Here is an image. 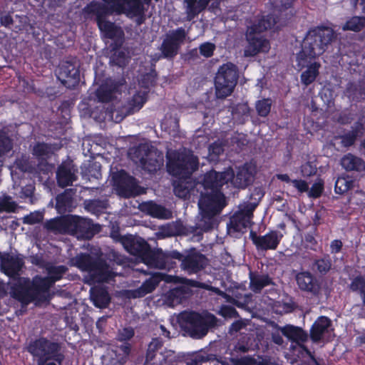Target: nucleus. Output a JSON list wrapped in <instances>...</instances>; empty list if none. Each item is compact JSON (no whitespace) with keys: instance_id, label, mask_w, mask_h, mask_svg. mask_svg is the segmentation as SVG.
I'll use <instances>...</instances> for the list:
<instances>
[{"instance_id":"1","label":"nucleus","mask_w":365,"mask_h":365,"mask_svg":"<svg viewBox=\"0 0 365 365\" xmlns=\"http://www.w3.org/2000/svg\"><path fill=\"white\" fill-rule=\"evenodd\" d=\"M335 37L334 30L327 26H317L309 29L303 39L297 60L299 62L312 61L325 52Z\"/></svg>"},{"instance_id":"2","label":"nucleus","mask_w":365,"mask_h":365,"mask_svg":"<svg viewBox=\"0 0 365 365\" xmlns=\"http://www.w3.org/2000/svg\"><path fill=\"white\" fill-rule=\"evenodd\" d=\"M277 21L272 14L262 16L252 24L248 26L245 32L247 45L244 50L246 57H253L260 53H267L270 48V43L262 34L271 29Z\"/></svg>"},{"instance_id":"3","label":"nucleus","mask_w":365,"mask_h":365,"mask_svg":"<svg viewBox=\"0 0 365 365\" xmlns=\"http://www.w3.org/2000/svg\"><path fill=\"white\" fill-rule=\"evenodd\" d=\"M73 262L81 271L88 272L89 280L94 284L109 282L116 275L101 254L91 255L89 253L81 252L73 259Z\"/></svg>"},{"instance_id":"4","label":"nucleus","mask_w":365,"mask_h":365,"mask_svg":"<svg viewBox=\"0 0 365 365\" xmlns=\"http://www.w3.org/2000/svg\"><path fill=\"white\" fill-rule=\"evenodd\" d=\"M166 158L167 172L180 180L190 178L199 168V159L191 152L173 150Z\"/></svg>"},{"instance_id":"5","label":"nucleus","mask_w":365,"mask_h":365,"mask_svg":"<svg viewBox=\"0 0 365 365\" xmlns=\"http://www.w3.org/2000/svg\"><path fill=\"white\" fill-rule=\"evenodd\" d=\"M216 317L210 314L202 316L201 314L191 311L182 314L180 325L182 331L192 339H202L208 332L210 327L215 325Z\"/></svg>"},{"instance_id":"6","label":"nucleus","mask_w":365,"mask_h":365,"mask_svg":"<svg viewBox=\"0 0 365 365\" xmlns=\"http://www.w3.org/2000/svg\"><path fill=\"white\" fill-rule=\"evenodd\" d=\"M239 72L236 65L228 62L220 66L214 80L216 98L225 99L230 96L237 84Z\"/></svg>"},{"instance_id":"7","label":"nucleus","mask_w":365,"mask_h":365,"mask_svg":"<svg viewBox=\"0 0 365 365\" xmlns=\"http://www.w3.org/2000/svg\"><path fill=\"white\" fill-rule=\"evenodd\" d=\"M133 154L142 168L150 174L155 173L163 165V153L147 143L139 144L134 148Z\"/></svg>"},{"instance_id":"8","label":"nucleus","mask_w":365,"mask_h":365,"mask_svg":"<svg viewBox=\"0 0 365 365\" xmlns=\"http://www.w3.org/2000/svg\"><path fill=\"white\" fill-rule=\"evenodd\" d=\"M198 206L202 218L210 220L220 214L226 206L225 197L222 191L202 192Z\"/></svg>"},{"instance_id":"9","label":"nucleus","mask_w":365,"mask_h":365,"mask_svg":"<svg viewBox=\"0 0 365 365\" xmlns=\"http://www.w3.org/2000/svg\"><path fill=\"white\" fill-rule=\"evenodd\" d=\"M207 257L195 247L182 253L180 269L188 274H196L208 265Z\"/></svg>"},{"instance_id":"10","label":"nucleus","mask_w":365,"mask_h":365,"mask_svg":"<svg viewBox=\"0 0 365 365\" xmlns=\"http://www.w3.org/2000/svg\"><path fill=\"white\" fill-rule=\"evenodd\" d=\"M232 178H234V170L231 168L223 172L211 170L204 174L200 183L205 192L222 191V186L227 184Z\"/></svg>"},{"instance_id":"11","label":"nucleus","mask_w":365,"mask_h":365,"mask_svg":"<svg viewBox=\"0 0 365 365\" xmlns=\"http://www.w3.org/2000/svg\"><path fill=\"white\" fill-rule=\"evenodd\" d=\"M61 344L48 340L46 337H39L29 342L27 351L34 357H45L56 355H63L61 352Z\"/></svg>"},{"instance_id":"12","label":"nucleus","mask_w":365,"mask_h":365,"mask_svg":"<svg viewBox=\"0 0 365 365\" xmlns=\"http://www.w3.org/2000/svg\"><path fill=\"white\" fill-rule=\"evenodd\" d=\"M187 33L184 28L179 27L168 34L160 46L162 55L165 58H173L178 53L181 45L184 43Z\"/></svg>"},{"instance_id":"13","label":"nucleus","mask_w":365,"mask_h":365,"mask_svg":"<svg viewBox=\"0 0 365 365\" xmlns=\"http://www.w3.org/2000/svg\"><path fill=\"white\" fill-rule=\"evenodd\" d=\"M298 288L312 297H318L321 292L322 283L319 279L309 270H302L295 274Z\"/></svg>"},{"instance_id":"14","label":"nucleus","mask_w":365,"mask_h":365,"mask_svg":"<svg viewBox=\"0 0 365 365\" xmlns=\"http://www.w3.org/2000/svg\"><path fill=\"white\" fill-rule=\"evenodd\" d=\"M101 230L98 224H94L92 220L81 217H71L70 231L78 237L91 239Z\"/></svg>"},{"instance_id":"15","label":"nucleus","mask_w":365,"mask_h":365,"mask_svg":"<svg viewBox=\"0 0 365 365\" xmlns=\"http://www.w3.org/2000/svg\"><path fill=\"white\" fill-rule=\"evenodd\" d=\"M283 235L277 230H270L264 235H257V234L251 230L250 232V239L255 245L257 250H275L282 238Z\"/></svg>"},{"instance_id":"16","label":"nucleus","mask_w":365,"mask_h":365,"mask_svg":"<svg viewBox=\"0 0 365 365\" xmlns=\"http://www.w3.org/2000/svg\"><path fill=\"white\" fill-rule=\"evenodd\" d=\"M114 185L120 195L130 197L136 195L138 184L136 179L121 170L113 177Z\"/></svg>"},{"instance_id":"17","label":"nucleus","mask_w":365,"mask_h":365,"mask_svg":"<svg viewBox=\"0 0 365 365\" xmlns=\"http://www.w3.org/2000/svg\"><path fill=\"white\" fill-rule=\"evenodd\" d=\"M111 3L112 9L117 14H125L131 16H140L144 14V6L141 0H103Z\"/></svg>"},{"instance_id":"18","label":"nucleus","mask_w":365,"mask_h":365,"mask_svg":"<svg viewBox=\"0 0 365 365\" xmlns=\"http://www.w3.org/2000/svg\"><path fill=\"white\" fill-rule=\"evenodd\" d=\"M122 245L130 255L143 259L145 254L149 251L150 245L140 237L125 235L122 239Z\"/></svg>"},{"instance_id":"19","label":"nucleus","mask_w":365,"mask_h":365,"mask_svg":"<svg viewBox=\"0 0 365 365\" xmlns=\"http://www.w3.org/2000/svg\"><path fill=\"white\" fill-rule=\"evenodd\" d=\"M76 168L72 160L63 161L58 166L56 170V181L59 187L63 188L72 185L77 180Z\"/></svg>"},{"instance_id":"20","label":"nucleus","mask_w":365,"mask_h":365,"mask_svg":"<svg viewBox=\"0 0 365 365\" xmlns=\"http://www.w3.org/2000/svg\"><path fill=\"white\" fill-rule=\"evenodd\" d=\"M186 365H230L228 363L222 361L216 357L202 358L200 360H192ZM237 365H276L269 358H261L258 360L254 357H249L240 361Z\"/></svg>"},{"instance_id":"21","label":"nucleus","mask_w":365,"mask_h":365,"mask_svg":"<svg viewBox=\"0 0 365 365\" xmlns=\"http://www.w3.org/2000/svg\"><path fill=\"white\" fill-rule=\"evenodd\" d=\"M10 293L14 299L23 304H28L34 301L29 278H20L18 282L11 287Z\"/></svg>"},{"instance_id":"22","label":"nucleus","mask_w":365,"mask_h":365,"mask_svg":"<svg viewBox=\"0 0 365 365\" xmlns=\"http://www.w3.org/2000/svg\"><path fill=\"white\" fill-rule=\"evenodd\" d=\"M59 76L63 78L62 83L67 87H74L80 81L79 68L71 61H65L61 64Z\"/></svg>"},{"instance_id":"23","label":"nucleus","mask_w":365,"mask_h":365,"mask_svg":"<svg viewBox=\"0 0 365 365\" xmlns=\"http://www.w3.org/2000/svg\"><path fill=\"white\" fill-rule=\"evenodd\" d=\"M1 268L9 277L19 275V272L24 265V260L18 256H12L9 253L0 252Z\"/></svg>"},{"instance_id":"24","label":"nucleus","mask_w":365,"mask_h":365,"mask_svg":"<svg viewBox=\"0 0 365 365\" xmlns=\"http://www.w3.org/2000/svg\"><path fill=\"white\" fill-rule=\"evenodd\" d=\"M30 285L34 300L46 301L49 299V290L53 286L48 278L36 275L30 280Z\"/></svg>"},{"instance_id":"25","label":"nucleus","mask_w":365,"mask_h":365,"mask_svg":"<svg viewBox=\"0 0 365 365\" xmlns=\"http://www.w3.org/2000/svg\"><path fill=\"white\" fill-rule=\"evenodd\" d=\"M108 4L109 6L104 4L93 1L87 4L84 8L86 13L88 14H94L96 16L97 25L107 21L106 17L115 12L114 9H112V4Z\"/></svg>"},{"instance_id":"26","label":"nucleus","mask_w":365,"mask_h":365,"mask_svg":"<svg viewBox=\"0 0 365 365\" xmlns=\"http://www.w3.org/2000/svg\"><path fill=\"white\" fill-rule=\"evenodd\" d=\"M168 275L160 272L151 274L150 278L143 282L141 286L133 291L134 297H143L153 292L162 281H166Z\"/></svg>"},{"instance_id":"27","label":"nucleus","mask_w":365,"mask_h":365,"mask_svg":"<svg viewBox=\"0 0 365 365\" xmlns=\"http://www.w3.org/2000/svg\"><path fill=\"white\" fill-rule=\"evenodd\" d=\"M31 154L39 162L38 168L44 166L48 170L49 165L47 160L50 159L53 154V146L52 144L44 142H37L31 149Z\"/></svg>"},{"instance_id":"28","label":"nucleus","mask_w":365,"mask_h":365,"mask_svg":"<svg viewBox=\"0 0 365 365\" xmlns=\"http://www.w3.org/2000/svg\"><path fill=\"white\" fill-rule=\"evenodd\" d=\"M140 209L152 217L159 220H170L173 217V212L170 210L153 201L143 203Z\"/></svg>"},{"instance_id":"29","label":"nucleus","mask_w":365,"mask_h":365,"mask_svg":"<svg viewBox=\"0 0 365 365\" xmlns=\"http://www.w3.org/2000/svg\"><path fill=\"white\" fill-rule=\"evenodd\" d=\"M331 326L332 322L328 317H319L311 327L309 333L311 339L314 342L320 341L323 335L329 332V329Z\"/></svg>"},{"instance_id":"30","label":"nucleus","mask_w":365,"mask_h":365,"mask_svg":"<svg viewBox=\"0 0 365 365\" xmlns=\"http://www.w3.org/2000/svg\"><path fill=\"white\" fill-rule=\"evenodd\" d=\"M364 127L361 120H357L351 127L347 133L335 136V139L341 140V145L343 148H349L354 145L359 137L362 135Z\"/></svg>"},{"instance_id":"31","label":"nucleus","mask_w":365,"mask_h":365,"mask_svg":"<svg viewBox=\"0 0 365 365\" xmlns=\"http://www.w3.org/2000/svg\"><path fill=\"white\" fill-rule=\"evenodd\" d=\"M97 26L106 38L115 40V42H119V46L122 45L124 33L120 27L117 26L115 23L108 20L102 22Z\"/></svg>"},{"instance_id":"32","label":"nucleus","mask_w":365,"mask_h":365,"mask_svg":"<svg viewBox=\"0 0 365 365\" xmlns=\"http://www.w3.org/2000/svg\"><path fill=\"white\" fill-rule=\"evenodd\" d=\"M252 214L249 210H242L235 212L230 220V227L235 232H241L245 229L250 222Z\"/></svg>"},{"instance_id":"33","label":"nucleus","mask_w":365,"mask_h":365,"mask_svg":"<svg viewBox=\"0 0 365 365\" xmlns=\"http://www.w3.org/2000/svg\"><path fill=\"white\" fill-rule=\"evenodd\" d=\"M91 300L96 307L106 308L110 302V297L108 290L104 287H93L90 290Z\"/></svg>"},{"instance_id":"34","label":"nucleus","mask_w":365,"mask_h":365,"mask_svg":"<svg viewBox=\"0 0 365 365\" xmlns=\"http://www.w3.org/2000/svg\"><path fill=\"white\" fill-rule=\"evenodd\" d=\"M341 165L346 171L361 173L365 171V162L359 157L347 153L341 159Z\"/></svg>"},{"instance_id":"35","label":"nucleus","mask_w":365,"mask_h":365,"mask_svg":"<svg viewBox=\"0 0 365 365\" xmlns=\"http://www.w3.org/2000/svg\"><path fill=\"white\" fill-rule=\"evenodd\" d=\"M183 7L186 14L185 19L188 21L195 19L207 9L202 0H183Z\"/></svg>"},{"instance_id":"36","label":"nucleus","mask_w":365,"mask_h":365,"mask_svg":"<svg viewBox=\"0 0 365 365\" xmlns=\"http://www.w3.org/2000/svg\"><path fill=\"white\" fill-rule=\"evenodd\" d=\"M250 287L255 294H259L269 285L274 284L272 279L267 274H250Z\"/></svg>"},{"instance_id":"37","label":"nucleus","mask_w":365,"mask_h":365,"mask_svg":"<svg viewBox=\"0 0 365 365\" xmlns=\"http://www.w3.org/2000/svg\"><path fill=\"white\" fill-rule=\"evenodd\" d=\"M163 257L162 249L152 250L150 247L141 261L149 267L162 269L164 264L162 262Z\"/></svg>"},{"instance_id":"38","label":"nucleus","mask_w":365,"mask_h":365,"mask_svg":"<svg viewBox=\"0 0 365 365\" xmlns=\"http://www.w3.org/2000/svg\"><path fill=\"white\" fill-rule=\"evenodd\" d=\"M282 334L289 340L299 343L307 340V334L300 327L286 325L282 328Z\"/></svg>"},{"instance_id":"39","label":"nucleus","mask_w":365,"mask_h":365,"mask_svg":"<svg viewBox=\"0 0 365 365\" xmlns=\"http://www.w3.org/2000/svg\"><path fill=\"white\" fill-rule=\"evenodd\" d=\"M71 217H56L48 220L46 222L45 227L48 230L64 232L70 230Z\"/></svg>"},{"instance_id":"40","label":"nucleus","mask_w":365,"mask_h":365,"mask_svg":"<svg viewBox=\"0 0 365 365\" xmlns=\"http://www.w3.org/2000/svg\"><path fill=\"white\" fill-rule=\"evenodd\" d=\"M307 65V69L300 75L301 82L303 85L308 86L315 81L319 74L321 63L319 62H313Z\"/></svg>"},{"instance_id":"41","label":"nucleus","mask_w":365,"mask_h":365,"mask_svg":"<svg viewBox=\"0 0 365 365\" xmlns=\"http://www.w3.org/2000/svg\"><path fill=\"white\" fill-rule=\"evenodd\" d=\"M252 179V175L246 166L238 168L237 174H234V178L230 182L234 183L237 187L245 188L248 186Z\"/></svg>"},{"instance_id":"42","label":"nucleus","mask_w":365,"mask_h":365,"mask_svg":"<svg viewBox=\"0 0 365 365\" xmlns=\"http://www.w3.org/2000/svg\"><path fill=\"white\" fill-rule=\"evenodd\" d=\"M312 271L322 275L329 272L331 267V259L329 254H324L322 257L314 259L311 266Z\"/></svg>"},{"instance_id":"43","label":"nucleus","mask_w":365,"mask_h":365,"mask_svg":"<svg viewBox=\"0 0 365 365\" xmlns=\"http://www.w3.org/2000/svg\"><path fill=\"white\" fill-rule=\"evenodd\" d=\"M182 253L178 250H171L163 252V257L162 262L163 266L162 269L171 270L177 267L175 260L181 263Z\"/></svg>"},{"instance_id":"44","label":"nucleus","mask_w":365,"mask_h":365,"mask_svg":"<svg viewBox=\"0 0 365 365\" xmlns=\"http://www.w3.org/2000/svg\"><path fill=\"white\" fill-rule=\"evenodd\" d=\"M164 341L160 337H155L152 339L148 346L145 361L144 365H149L150 360H153L159 354L163 346Z\"/></svg>"},{"instance_id":"45","label":"nucleus","mask_w":365,"mask_h":365,"mask_svg":"<svg viewBox=\"0 0 365 365\" xmlns=\"http://www.w3.org/2000/svg\"><path fill=\"white\" fill-rule=\"evenodd\" d=\"M119 42H115V46L113 47V53L110 56V63L114 66H117L120 68H124L128 63V56L125 52L118 49L120 47Z\"/></svg>"},{"instance_id":"46","label":"nucleus","mask_w":365,"mask_h":365,"mask_svg":"<svg viewBox=\"0 0 365 365\" xmlns=\"http://www.w3.org/2000/svg\"><path fill=\"white\" fill-rule=\"evenodd\" d=\"M48 276L46 277L48 278L49 282L52 285L55 284L56 282L61 279L63 278V274L68 271V268L65 265H58L54 266L51 265L47 267Z\"/></svg>"},{"instance_id":"47","label":"nucleus","mask_w":365,"mask_h":365,"mask_svg":"<svg viewBox=\"0 0 365 365\" xmlns=\"http://www.w3.org/2000/svg\"><path fill=\"white\" fill-rule=\"evenodd\" d=\"M108 205L107 200L93 199L86 202V209L92 214L98 215L103 212Z\"/></svg>"},{"instance_id":"48","label":"nucleus","mask_w":365,"mask_h":365,"mask_svg":"<svg viewBox=\"0 0 365 365\" xmlns=\"http://www.w3.org/2000/svg\"><path fill=\"white\" fill-rule=\"evenodd\" d=\"M346 93L353 101L360 102L365 99V86L350 84L346 88Z\"/></svg>"},{"instance_id":"49","label":"nucleus","mask_w":365,"mask_h":365,"mask_svg":"<svg viewBox=\"0 0 365 365\" xmlns=\"http://www.w3.org/2000/svg\"><path fill=\"white\" fill-rule=\"evenodd\" d=\"M174 358L173 352L171 351H161L153 360H150L149 365H174Z\"/></svg>"},{"instance_id":"50","label":"nucleus","mask_w":365,"mask_h":365,"mask_svg":"<svg viewBox=\"0 0 365 365\" xmlns=\"http://www.w3.org/2000/svg\"><path fill=\"white\" fill-rule=\"evenodd\" d=\"M365 27L364 16H353L345 23L344 30L352 31L355 32L360 31Z\"/></svg>"},{"instance_id":"51","label":"nucleus","mask_w":365,"mask_h":365,"mask_svg":"<svg viewBox=\"0 0 365 365\" xmlns=\"http://www.w3.org/2000/svg\"><path fill=\"white\" fill-rule=\"evenodd\" d=\"M13 148V140L8 133L0 129V157L9 153Z\"/></svg>"},{"instance_id":"52","label":"nucleus","mask_w":365,"mask_h":365,"mask_svg":"<svg viewBox=\"0 0 365 365\" xmlns=\"http://www.w3.org/2000/svg\"><path fill=\"white\" fill-rule=\"evenodd\" d=\"M272 105V101L269 98L258 100L255 103L258 115L263 118L267 117L271 111Z\"/></svg>"},{"instance_id":"53","label":"nucleus","mask_w":365,"mask_h":365,"mask_svg":"<svg viewBox=\"0 0 365 365\" xmlns=\"http://www.w3.org/2000/svg\"><path fill=\"white\" fill-rule=\"evenodd\" d=\"M354 185V181L345 177H339L334 185V191L337 194L342 195L351 189Z\"/></svg>"},{"instance_id":"54","label":"nucleus","mask_w":365,"mask_h":365,"mask_svg":"<svg viewBox=\"0 0 365 365\" xmlns=\"http://www.w3.org/2000/svg\"><path fill=\"white\" fill-rule=\"evenodd\" d=\"M99 102L108 103L113 99V92L107 86H101L96 92Z\"/></svg>"},{"instance_id":"55","label":"nucleus","mask_w":365,"mask_h":365,"mask_svg":"<svg viewBox=\"0 0 365 365\" xmlns=\"http://www.w3.org/2000/svg\"><path fill=\"white\" fill-rule=\"evenodd\" d=\"M317 171V164L314 162L307 161L300 167V172L304 178H309L316 175Z\"/></svg>"},{"instance_id":"56","label":"nucleus","mask_w":365,"mask_h":365,"mask_svg":"<svg viewBox=\"0 0 365 365\" xmlns=\"http://www.w3.org/2000/svg\"><path fill=\"white\" fill-rule=\"evenodd\" d=\"M16 204L12 201L11 197L9 195L0 198V212H13L16 210Z\"/></svg>"},{"instance_id":"57","label":"nucleus","mask_w":365,"mask_h":365,"mask_svg":"<svg viewBox=\"0 0 365 365\" xmlns=\"http://www.w3.org/2000/svg\"><path fill=\"white\" fill-rule=\"evenodd\" d=\"M71 197L66 190L56 197V207L58 210H64L71 202Z\"/></svg>"},{"instance_id":"58","label":"nucleus","mask_w":365,"mask_h":365,"mask_svg":"<svg viewBox=\"0 0 365 365\" xmlns=\"http://www.w3.org/2000/svg\"><path fill=\"white\" fill-rule=\"evenodd\" d=\"M173 191L175 195L180 198H185L189 190L182 180L178 179L173 182Z\"/></svg>"},{"instance_id":"59","label":"nucleus","mask_w":365,"mask_h":365,"mask_svg":"<svg viewBox=\"0 0 365 365\" xmlns=\"http://www.w3.org/2000/svg\"><path fill=\"white\" fill-rule=\"evenodd\" d=\"M350 289L353 292H359L361 294L365 290V276L358 275L355 277L350 284Z\"/></svg>"},{"instance_id":"60","label":"nucleus","mask_w":365,"mask_h":365,"mask_svg":"<svg viewBox=\"0 0 365 365\" xmlns=\"http://www.w3.org/2000/svg\"><path fill=\"white\" fill-rule=\"evenodd\" d=\"M85 173L90 177L98 179L101 177V165L98 162L90 163Z\"/></svg>"},{"instance_id":"61","label":"nucleus","mask_w":365,"mask_h":365,"mask_svg":"<svg viewBox=\"0 0 365 365\" xmlns=\"http://www.w3.org/2000/svg\"><path fill=\"white\" fill-rule=\"evenodd\" d=\"M216 48L215 45L211 42H205L200 45V53L205 58H210L213 56L214 51Z\"/></svg>"},{"instance_id":"62","label":"nucleus","mask_w":365,"mask_h":365,"mask_svg":"<svg viewBox=\"0 0 365 365\" xmlns=\"http://www.w3.org/2000/svg\"><path fill=\"white\" fill-rule=\"evenodd\" d=\"M118 349L123 353V356L118 360L119 365H124L130 353L131 345L128 342L123 341V343L118 346Z\"/></svg>"},{"instance_id":"63","label":"nucleus","mask_w":365,"mask_h":365,"mask_svg":"<svg viewBox=\"0 0 365 365\" xmlns=\"http://www.w3.org/2000/svg\"><path fill=\"white\" fill-rule=\"evenodd\" d=\"M156 77L157 74L155 71L144 74L141 79L142 86L147 88L150 86H155L156 83Z\"/></svg>"},{"instance_id":"64","label":"nucleus","mask_w":365,"mask_h":365,"mask_svg":"<svg viewBox=\"0 0 365 365\" xmlns=\"http://www.w3.org/2000/svg\"><path fill=\"white\" fill-rule=\"evenodd\" d=\"M135 334L134 330L132 327H125L119 331L118 334V339L120 341L128 342V340L132 339Z\"/></svg>"}]
</instances>
